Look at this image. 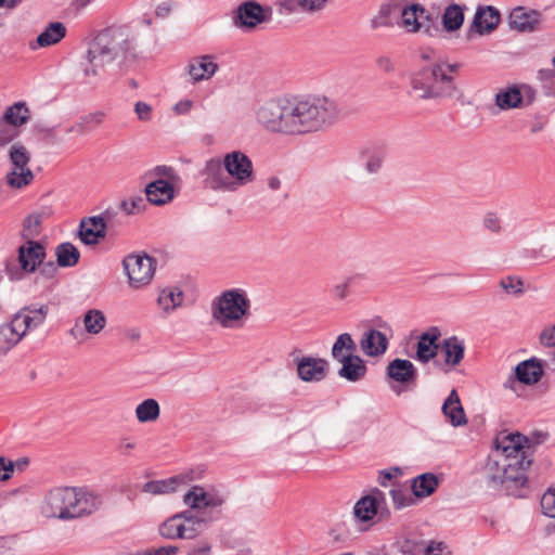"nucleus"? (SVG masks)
<instances>
[{
    "mask_svg": "<svg viewBox=\"0 0 555 555\" xmlns=\"http://www.w3.org/2000/svg\"><path fill=\"white\" fill-rule=\"evenodd\" d=\"M327 0H276L275 8L280 15L297 12H317L324 8Z\"/></svg>",
    "mask_w": 555,
    "mask_h": 555,
    "instance_id": "29",
    "label": "nucleus"
},
{
    "mask_svg": "<svg viewBox=\"0 0 555 555\" xmlns=\"http://www.w3.org/2000/svg\"><path fill=\"white\" fill-rule=\"evenodd\" d=\"M83 328L87 333L96 335L106 325V317L99 309H89L82 318Z\"/></svg>",
    "mask_w": 555,
    "mask_h": 555,
    "instance_id": "43",
    "label": "nucleus"
},
{
    "mask_svg": "<svg viewBox=\"0 0 555 555\" xmlns=\"http://www.w3.org/2000/svg\"><path fill=\"white\" fill-rule=\"evenodd\" d=\"M483 225L492 233H499L501 231V223L498 216L494 212H488L483 218Z\"/></svg>",
    "mask_w": 555,
    "mask_h": 555,
    "instance_id": "62",
    "label": "nucleus"
},
{
    "mask_svg": "<svg viewBox=\"0 0 555 555\" xmlns=\"http://www.w3.org/2000/svg\"><path fill=\"white\" fill-rule=\"evenodd\" d=\"M156 260L146 254L128 255L122 260V266L131 286L140 287L150 283L155 271Z\"/></svg>",
    "mask_w": 555,
    "mask_h": 555,
    "instance_id": "11",
    "label": "nucleus"
},
{
    "mask_svg": "<svg viewBox=\"0 0 555 555\" xmlns=\"http://www.w3.org/2000/svg\"><path fill=\"white\" fill-rule=\"evenodd\" d=\"M271 9H264L260 3L249 0L237 7L234 11L232 21L233 25L242 30H250L256 28L269 20L267 12Z\"/></svg>",
    "mask_w": 555,
    "mask_h": 555,
    "instance_id": "15",
    "label": "nucleus"
},
{
    "mask_svg": "<svg viewBox=\"0 0 555 555\" xmlns=\"http://www.w3.org/2000/svg\"><path fill=\"white\" fill-rule=\"evenodd\" d=\"M544 374L542 361L538 358H530L519 362L514 372L508 375L503 386L506 389L516 390V384L534 385Z\"/></svg>",
    "mask_w": 555,
    "mask_h": 555,
    "instance_id": "14",
    "label": "nucleus"
},
{
    "mask_svg": "<svg viewBox=\"0 0 555 555\" xmlns=\"http://www.w3.org/2000/svg\"><path fill=\"white\" fill-rule=\"evenodd\" d=\"M356 350L357 345L351 335L343 333L336 338L331 351L333 359L341 363L338 376L351 383L361 380L367 372L364 360L353 354Z\"/></svg>",
    "mask_w": 555,
    "mask_h": 555,
    "instance_id": "5",
    "label": "nucleus"
},
{
    "mask_svg": "<svg viewBox=\"0 0 555 555\" xmlns=\"http://www.w3.org/2000/svg\"><path fill=\"white\" fill-rule=\"evenodd\" d=\"M464 23V10L461 5L452 3L442 14L443 28L451 33L460 29Z\"/></svg>",
    "mask_w": 555,
    "mask_h": 555,
    "instance_id": "41",
    "label": "nucleus"
},
{
    "mask_svg": "<svg viewBox=\"0 0 555 555\" xmlns=\"http://www.w3.org/2000/svg\"><path fill=\"white\" fill-rule=\"evenodd\" d=\"M146 176L150 178L153 176L165 177V178H167V181H169V182H173L178 178L176 170L172 167L166 166V165L156 166L155 168L150 170L146 173Z\"/></svg>",
    "mask_w": 555,
    "mask_h": 555,
    "instance_id": "58",
    "label": "nucleus"
},
{
    "mask_svg": "<svg viewBox=\"0 0 555 555\" xmlns=\"http://www.w3.org/2000/svg\"><path fill=\"white\" fill-rule=\"evenodd\" d=\"M336 101L323 95L280 96L278 133L300 135L323 130L340 116Z\"/></svg>",
    "mask_w": 555,
    "mask_h": 555,
    "instance_id": "1",
    "label": "nucleus"
},
{
    "mask_svg": "<svg viewBox=\"0 0 555 555\" xmlns=\"http://www.w3.org/2000/svg\"><path fill=\"white\" fill-rule=\"evenodd\" d=\"M179 547L175 545L160 546L158 548L149 550L143 552L142 555H176Z\"/></svg>",
    "mask_w": 555,
    "mask_h": 555,
    "instance_id": "64",
    "label": "nucleus"
},
{
    "mask_svg": "<svg viewBox=\"0 0 555 555\" xmlns=\"http://www.w3.org/2000/svg\"><path fill=\"white\" fill-rule=\"evenodd\" d=\"M386 374L395 382L409 386L415 384L417 379V370L414 364L406 359H393L386 369Z\"/></svg>",
    "mask_w": 555,
    "mask_h": 555,
    "instance_id": "26",
    "label": "nucleus"
},
{
    "mask_svg": "<svg viewBox=\"0 0 555 555\" xmlns=\"http://www.w3.org/2000/svg\"><path fill=\"white\" fill-rule=\"evenodd\" d=\"M15 465L11 460L0 456V481H5L12 477Z\"/></svg>",
    "mask_w": 555,
    "mask_h": 555,
    "instance_id": "60",
    "label": "nucleus"
},
{
    "mask_svg": "<svg viewBox=\"0 0 555 555\" xmlns=\"http://www.w3.org/2000/svg\"><path fill=\"white\" fill-rule=\"evenodd\" d=\"M457 91L453 76L443 72L442 63H429L412 72L408 94L417 101L451 99Z\"/></svg>",
    "mask_w": 555,
    "mask_h": 555,
    "instance_id": "3",
    "label": "nucleus"
},
{
    "mask_svg": "<svg viewBox=\"0 0 555 555\" xmlns=\"http://www.w3.org/2000/svg\"><path fill=\"white\" fill-rule=\"evenodd\" d=\"M24 337L14 319L0 325V352H8Z\"/></svg>",
    "mask_w": 555,
    "mask_h": 555,
    "instance_id": "39",
    "label": "nucleus"
},
{
    "mask_svg": "<svg viewBox=\"0 0 555 555\" xmlns=\"http://www.w3.org/2000/svg\"><path fill=\"white\" fill-rule=\"evenodd\" d=\"M541 21L540 12L535 10H526L524 7L513 9L508 16L509 27L521 33H531L537 30Z\"/></svg>",
    "mask_w": 555,
    "mask_h": 555,
    "instance_id": "24",
    "label": "nucleus"
},
{
    "mask_svg": "<svg viewBox=\"0 0 555 555\" xmlns=\"http://www.w3.org/2000/svg\"><path fill=\"white\" fill-rule=\"evenodd\" d=\"M17 253L21 269L26 273H34L47 257L46 246L36 240L26 241Z\"/></svg>",
    "mask_w": 555,
    "mask_h": 555,
    "instance_id": "17",
    "label": "nucleus"
},
{
    "mask_svg": "<svg viewBox=\"0 0 555 555\" xmlns=\"http://www.w3.org/2000/svg\"><path fill=\"white\" fill-rule=\"evenodd\" d=\"M399 0H387L379 5L377 13L370 20V28L376 30L378 28H391L395 25L393 14L399 12Z\"/></svg>",
    "mask_w": 555,
    "mask_h": 555,
    "instance_id": "33",
    "label": "nucleus"
},
{
    "mask_svg": "<svg viewBox=\"0 0 555 555\" xmlns=\"http://www.w3.org/2000/svg\"><path fill=\"white\" fill-rule=\"evenodd\" d=\"M160 408L155 399L143 400L135 409V415L140 423L154 422L159 417Z\"/></svg>",
    "mask_w": 555,
    "mask_h": 555,
    "instance_id": "44",
    "label": "nucleus"
},
{
    "mask_svg": "<svg viewBox=\"0 0 555 555\" xmlns=\"http://www.w3.org/2000/svg\"><path fill=\"white\" fill-rule=\"evenodd\" d=\"M55 256L57 266L61 268L75 267L80 259L78 248L70 242H64L56 246Z\"/></svg>",
    "mask_w": 555,
    "mask_h": 555,
    "instance_id": "40",
    "label": "nucleus"
},
{
    "mask_svg": "<svg viewBox=\"0 0 555 555\" xmlns=\"http://www.w3.org/2000/svg\"><path fill=\"white\" fill-rule=\"evenodd\" d=\"M29 154L22 144H13L10 150V160L15 169H23L29 163Z\"/></svg>",
    "mask_w": 555,
    "mask_h": 555,
    "instance_id": "51",
    "label": "nucleus"
},
{
    "mask_svg": "<svg viewBox=\"0 0 555 555\" xmlns=\"http://www.w3.org/2000/svg\"><path fill=\"white\" fill-rule=\"evenodd\" d=\"M444 544L442 542L431 541L430 543H424L422 547V555H442L441 552L444 548Z\"/></svg>",
    "mask_w": 555,
    "mask_h": 555,
    "instance_id": "63",
    "label": "nucleus"
},
{
    "mask_svg": "<svg viewBox=\"0 0 555 555\" xmlns=\"http://www.w3.org/2000/svg\"><path fill=\"white\" fill-rule=\"evenodd\" d=\"M250 308V301L244 291L233 288L223 292L212 302V317L223 327H231L232 323L240 321Z\"/></svg>",
    "mask_w": 555,
    "mask_h": 555,
    "instance_id": "6",
    "label": "nucleus"
},
{
    "mask_svg": "<svg viewBox=\"0 0 555 555\" xmlns=\"http://www.w3.org/2000/svg\"><path fill=\"white\" fill-rule=\"evenodd\" d=\"M137 36L127 25L109 26L89 43L83 64L85 76H99L105 66L117 61L127 70L137 59Z\"/></svg>",
    "mask_w": 555,
    "mask_h": 555,
    "instance_id": "2",
    "label": "nucleus"
},
{
    "mask_svg": "<svg viewBox=\"0 0 555 555\" xmlns=\"http://www.w3.org/2000/svg\"><path fill=\"white\" fill-rule=\"evenodd\" d=\"M442 413L454 427L467 424L464 409L455 389H452L442 404Z\"/></svg>",
    "mask_w": 555,
    "mask_h": 555,
    "instance_id": "34",
    "label": "nucleus"
},
{
    "mask_svg": "<svg viewBox=\"0 0 555 555\" xmlns=\"http://www.w3.org/2000/svg\"><path fill=\"white\" fill-rule=\"evenodd\" d=\"M66 33V26L62 22H52L44 28L41 34H39L36 39V44L31 43L30 47L33 50H35L38 47L47 48L56 44L63 38H65Z\"/></svg>",
    "mask_w": 555,
    "mask_h": 555,
    "instance_id": "35",
    "label": "nucleus"
},
{
    "mask_svg": "<svg viewBox=\"0 0 555 555\" xmlns=\"http://www.w3.org/2000/svg\"><path fill=\"white\" fill-rule=\"evenodd\" d=\"M423 540L405 538L398 542V548L405 555H422Z\"/></svg>",
    "mask_w": 555,
    "mask_h": 555,
    "instance_id": "53",
    "label": "nucleus"
},
{
    "mask_svg": "<svg viewBox=\"0 0 555 555\" xmlns=\"http://www.w3.org/2000/svg\"><path fill=\"white\" fill-rule=\"evenodd\" d=\"M387 157V149L384 144H372L362 150L360 159L369 173H377Z\"/></svg>",
    "mask_w": 555,
    "mask_h": 555,
    "instance_id": "31",
    "label": "nucleus"
},
{
    "mask_svg": "<svg viewBox=\"0 0 555 555\" xmlns=\"http://www.w3.org/2000/svg\"><path fill=\"white\" fill-rule=\"evenodd\" d=\"M401 13V26L406 29L409 33H418L421 31L420 20L422 18V14L425 13V8L420 3H412L406 5L400 4Z\"/></svg>",
    "mask_w": 555,
    "mask_h": 555,
    "instance_id": "36",
    "label": "nucleus"
},
{
    "mask_svg": "<svg viewBox=\"0 0 555 555\" xmlns=\"http://www.w3.org/2000/svg\"><path fill=\"white\" fill-rule=\"evenodd\" d=\"M384 500V493L379 490H376L372 494L364 495L353 506L354 517L362 522L373 520L378 514L380 502Z\"/></svg>",
    "mask_w": 555,
    "mask_h": 555,
    "instance_id": "27",
    "label": "nucleus"
},
{
    "mask_svg": "<svg viewBox=\"0 0 555 555\" xmlns=\"http://www.w3.org/2000/svg\"><path fill=\"white\" fill-rule=\"evenodd\" d=\"M280 96L259 103L255 108L256 122L267 132L278 133Z\"/></svg>",
    "mask_w": 555,
    "mask_h": 555,
    "instance_id": "21",
    "label": "nucleus"
},
{
    "mask_svg": "<svg viewBox=\"0 0 555 555\" xmlns=\"http://www.w3.org/2000/svg\"><path fill=\"white\" fill-rule=\"evenodd\" d=\"M145 206V199L142 196L125 199L120 203V207L127 215H134L144 209Z\"/></svg>",
    "mask_w": 555,
    "mask_h": 555,
    "instance_id": "57",
    "label": "nucleus"
},
{
    "mask_svg": "<svg viewBox=\"0 0 555 555\" xmlns=\"http://www.w3.org/2000/svg\"><path fill=\"white\" fill-rule=\"evenodd\" d=\"M500 285L508 294L519 296L524 293V282L512 275L502 279Z\"/></svg>",
    "mask_w": 555,
    "mask_h": 555,
    "instance_id": "56",
    "label": "nucleus"
},
{
    "mask_svg": "<svg viewBox=\"0 0 555 555\" xmlns=\"http://www.w3.org/2000/svg\"><path fill=\"white\" fill-rule=\"evenodd\" d=\"M146 199L154 205H165L175 197L172 182L164 179H157L145 186Z\"/></svg>",
    "mask_w": 555,
    "mask_h": 555,
    "instance_id": "30",
    "label": "nucleus"
},
{
    "mask_svg": "<svg viewBox=\"0 0 555 555\" xmlns=\"http://www.w3.org/2000/svg\"><path fill=\"white\" fill-rule=\"evenodd\" d=\"M159 534L168 540L184 539V527L180 524L179 514H175L163 521L158 527Z\"/></svg>",
    "mask_w": 555,
    "mask_h": 555,
    "instance_id": "42",
    "label": "nucleus"
},
{
    "mask_svg": "<svg viewBox=\"0 0 555 555\" xmlns=\"http://www.w3.org/2000/svg\"><path fill=\"white\" fill-rule=\"evenodd\" d=\"M442 350L444 352V362L447 365L456 366L464 359L465 344L457 336H451L443 340Z\"/></svg>",
    "mask_w": 555,
    "mask_h": 555,
    "instance_id": "38",
    "label": "nucleus"
},
{
    "mask_svg": "<svg viewBox=\"0 0 555 555\" xmlns=\"http://www.w3.org/2000/svg\"><path fill=\"white\" fill-rule=\"evenodd\" d=\"M0 119L22 126L29 119V109L24 102H17L10 106Z\"/></svg>",
    "mask_w": 555,
    "mask_h": 555,
    "instance_id": "45",
    "label": "nucleus"
},
{
    "mask_svg": "<svg viewBox=\"0 0 555 555\" xmlns=\"http://www.w3.org/2000/svg\"><path fill=\"white\" fill-rule=\"evenodd\" d=\"M389 493L396 509H402L404 507L413 506L416 504V498L413 495V493L410 494L400 485L393 486Z\"/></svg>",
    "mask_w": 555,
    "mask_h": 555,
    "instance_id": "46",
    "label": "nucleus"
},
{
    "mask_svg": "<svg viewBox=\"0 0 555 555\" xmlns=\"http://www.w3.org/2000/svg\"><path fill=\"white\" fill-rule=\"evenodd\" d=\"M177 480L175 477L162 480H152L143 485L142 490L151 494H164L176 490Z\"/></svg>",
    "mask_w": 555,
    "mask_h": 555,
    "instance_id": "48",
    "label": "nucleus"
},
{
    "mask_svg": "<svg viewBox=\"0 0 555 555\" xmlns=\"http://www.w3.org/2000/svg\"><path fill=\"white\" fill-rule=\"evenodd\" d=\"M441 336L440 330L431 326L428 331L421 334L416 344L415 360L422 363H427L436 358L439 344L438 340Z\"/></svg>",
    "mask_w": 555,
    "mask_h": 555,
    "instance_id": "23",
    "label": "nucleus"
},
{
    "mask_svg": "<svg viewBox=\"0 0 555 555\" xmlns=\"http://www.w3.org/2000/svg\"><path fill=\"white\" fill-rule=\"evenodd\" d=\"M223 166L236 185H244L254 180V166L250 158L242 151H232L223 156Z\"/></svg>",
    "mask_w": 555,
    "mask_h": 555,
    "instance_id": "13",
    "label": "nucleus"
},
{
    "mask_svg": "<svg viewBox=\"0 0 555 555\" xmlns=\"http://www.w3.org/2000/svg\"><path fill=\"white\" fill-rule=\"evenodd\" d=\"M297 375L304 382H321L328 371V362L323 358L306 356L295 359Z\"/></svg>",
    "mask_w": 555,
    "mask_h": 555,
    "instance_id": "18",
    "label": "nucleus"
},
{
    "mask_svg": "<svg viewBox=\"0 0 555 555\" xmlns=\"http://www.w3.org/2000/svg\"><path fill=\"white\" fill-rule=\"evenodd\" d=\"M526 437L527 441L525 442V447L528 451L534 448L535 446L543 443L548 438V434L542 430H534L530 434V436Z\"/></svg>",
    "mask_w": 555,
    "mask_h": 555,
    "instance_id": "59",
    "label": "nucleus"
},
{
    "mask_svg": "<svg viewBox=\"0 0 555 555\" xmlns=\"http://www.w3.org/2000/svg\"><path fill=\"white\" fill-rule=\"evenodd\" d=\"M75 491L76 487H55L49 490L43 499L42 514L61 520H72Z\"/></svg>",
    "mask_w": 555,
    "mask_h": 555,
    "instance_id": "9",
    "label": "nucleus"
},
{
    "mask_svg": "<svg viewBox=\"0 0 555 555\" xmlns=\"http://www.w3.org/2000/svg\"><path fill=\"white\" fill-rule=\"evenodd\" d=\"M21 171L17 172V170H13L10 172L7 177L8 183L13 186L21 189L27 184H29L34 178V175L29 168L23 167V169H20Z\"/></svg>",
    "mask_w": 555,
    "mask_h": 555,
    "instance_id": "50",
    "label": "nucleus"
},
{
    "mask_svg": "<svg viewBox=\"0 0 555 555\" xmlns=\"http://www.w3.org/2000/svg\"><path fill=\"white\" fill-rule=\"evenodd\" d=\"M134 112L138 115V118L142 121H147L152 117V107L145 102H137L134 105Z\"/></svg>",
    "mask_w": 555,
    "mask_h": 555,
    "instance_id": "61",
    "label": "nucleus"
},
{
    "mask_svg": "<svg viewBox=\"0 0 555 555\" xmlns=\"http://www.w3.org/2000/svg\"><path fill=\"white\" fill-rule=\"evenodd\" d=\"M439 479L434 473H424L412 480V493L417 499H424L436 492Z\"/></svg>",
    "mask_w": 555,
    "mask_h": 555,
    "instance_id": "37",
    "label": "nucleus"
},
{
    "mask_svg": "<svg viewBox=\"0 0 555 555\" xmlns=\"http://www.w3.org/2000/svg\"><path fill=\"white\" fill-rule=\"evenodd\" d=\"M42 223L41 214H31L23 222L22 237L26 241L35 240L40 234Z\"/></svg>",
    "mask_w": 555,
    "mask_h": 555,
    "instance_id": "47",
    "label": "nucleus"
},
{
    "mask_svg": "<svg viewBox=\"0 0 555 555\" xmlns=\"http://www.w3.org/2000/svg\"><path fill=\"white\" fill-rule=\"evenodd\" d=\"M228 500V494L215 487V486H201L194 485L183 495V503L191 509L199 511L209 509L205 512L208 516L220 515V512L216 511L221 507ZM219 518V516H217Z\"/></svg>",
    "mask_w": 555,
    "mask_h": 555,
    "instance_id": "8",
    "label": "nucleus"
},
{
    "mask_svg": "<svg viewBox=\"0 0 555 555\" xmlns=\"http://www.w3.org/2000/svg\"><path fill=\"white\" fill-rule=\"evenodd\" d=\"M180 524L184 527V539H194L204 531L208 524L218 519V517L208 516L205 512L186 509L178 513Z\"/></svg>",
    "mask_w": 555,
    "mask_h": 555,
    "instance_id": "22",
    "label": "nucleus"
},
{
    "mask_svg": "<svg viewBox=\"0 0 555 555\" xmlns=\"http://www.w3.org/2000/svg\"><path fill=\"white\" fill-rule=\"evenodd\" d=\"M183 294L180 291L175 289H164L158 296V304L164 308V310L168 311L169 309H175L180 306L182 301Z\"/></svg>",
    "mask_w": 555,
    "mask_h": 555,
    "instance_id": "49",
    "label": "nucleus"
},
{
    "mask_svg": "<svg viewBox=\"0 0 555 555\" xmlns=\"http://www.w3.org/2000/svg\"><path fill=\"white\" fill-rule=\"evenodd\" d=\"M501 13L492 5H478L469 27V31H475L482 36L492 33L500 24Z\"/></svg>",
    "mask_w": 555,
    "mask_h": 555,
    "instance_id": "20",
    "label": "nucleus"
},
{
    "mask_svg": "<svg viewBox=\"0 0 555 555\" xmlns=\"http://www.w3.org/2000/svg\"><path fill=\"white\" fill-rule=\"evenodd\" d=\"M387 336L374 328L365 331L360 339L361 350L367 357L383 356L388 349Z\"/></svg>",
    "mask_w": 555,
    "mask_h": 555,
    "instance_id": "28",
    "label": "nucleus"
},
{
    "mask_svg": "<svg viewBox=\"0 0 555 555\" xmlns=\"http://www.w3.org/2000/svg\"><path fill=\"white\" fill-rule=\"evenodd\" d=\"M360 279V274L346 276L341 283L336 284L333 287L334 295L339 299H345L349 295V288L353 286L356 282Z\"/></svg>",
    "mask_w": 555,
    "mask_h": 555,
    "instance_id": "55",
    "label": "nucleus"
},
{
    "mask_svg": "<svg viewBox=\"0 0 555 555\" xmlns=\"http://www.w3.org/2000/svg\"><path fill=\"white\" fill-rule=\"evenodd\" d=\"M485 469L489 488L503 490L507 495L515 498L526 495L528 477L524 472L517 470L515 464L490 453Z\"/></svg>",
    "mask_w": 555,
    "mask_h": 555,
    "instance_id": "4",
    "label": "nucleus"
},
{
    "mask_svg": "<svg viewBox=\"0 0 555 555\" xmlns=\"http://www.w3.org/2000/svg\"><path fill=\"white\" fill-rule=\"evenodd\" d=\"M535 90L529 85H511L495 94V105L502 111L522 108L535 100Z\"/></svg>",
    "mask_w": 555,
    "mask_h": 555,
    "instance_id": "10",
    "label": "nucleus"
},
{
    "mask_svg": "<svg viewBox=\"0 0 555 555\" xmlns=\"http://www.w3.org/2000/svg\"><path fill=\"white\" fill-rule=\"evenodd\" d=\"M115 212L106 209L99 216L85 217L80 220L78 235L85 245H96L106 236L108 222Z\"/></svg>",
    "mask_w": 555,
    "mask_h": 555,
    "instance_id": "12",
    "label": "nucleus"
},
{
    "mask_svg": "<svg viewBox=\"0 0 555 555\" xmlns=\"http://www.w3.org/2000/svg\"><path fill=\"white\" fill-rule=\"evenodd\" d=\"M422 15V18L420 20L421 31H423L429 37L438 36L441 30L437 22V18H435L426 9L425 13Z\"/></svg>",
    "mask_w": 555,
    "mask_h": 555,
    "instance_id": "52",
    "label": "nucleus"
},
{
    "mask_svg": "<svg viewBox=\"0 0 555 555\" xmlns=\"http://www.w3.org/2000/svg\"><path fill=\"white\" fill-rule=\"evenodd\" d=\"M75 494L73 519L89 516L99 511L103 504L102 495L88 487H76Z\"/></svg>",
    "mask_w": 555,
    "mask_h": 555,
    "instance_id": "19",
    "label": "nucleus"
},
{
    "mask_svg": "<svg viewBox=\"0 0 555 555\" xmlns=\"http://www.w3.org/2000/svg\"><path fill=\"white\" fill-rule=\"evenodd\" d=\"M48 314V307L40 306H26L14 314L13 319L25 336L28 331L37 328L46 321Z\"/></svg>",
    "mask_w": 555,
    "mask_h": 555,
    "instance_id": "25",
    "label": "nucleus"
},
{
    "mask_svg": "<svg viewBox=\"0 0 555 555\" xmlns=\"http://www.w3.org/2000/svg\"><path fill=\"white\" fill-rule=\"evenodd\" d=\"M223 159L210 158L202 171L204 183L214 191H234L235 182L224 173Z\"/></svg>",
    "mask_w": 555,
    "mask_h": 555,
    "instance_id": "16",
    "label": "nucleus"
},
{
    "mask_svg": "<svg viewBox=\"0 0 555 555\" xmlns=\"http://www.w3.org/2000/svg\"><path fill=\"white\" fill-rule=\"evenodd\" d=\"M17 127V125L0 119V146H5L18 135Z\"/></svg>",
    "mask_w": 555,
    "mask_h": 555,
    "instance_id": "54",
    "label": "nucleus"
},
{
    "mask_svg": "<svg viewBox=\"0 0 555 555\" xmlns=\"http://www.w3.org/2000/svg\"><path fill=\"white\" fill-rule=\"evenodd\" d=\"M189 74L197 82L211 78L218 69V64L212 61L211 55L194 57L188 65Z\"/></svg>",
    "mask_w": 555,
    "mask_h": 555,
    "instance_id": "32",
    "label": "nucleus"
},
{
    "mask_svg": "<svg viewBox=\"0 0 555 555\" xmlns=\"http://www.w3.org/2000/svg\"><path fill=\"white\" fill-rule=\"evenodd\" d=\"M527 437L519 433L509 434L502 439L496 438L495 448L492 454L499 459H505L506 462L515 464L517 470L524 472L531 466L532 459L528 455L525 442Z\"/></svg>",
    "mask_w": 555,
    "mask_h": 555,
    "instance_id": "7",
    "label": "nucleus"
}]
</instances>
